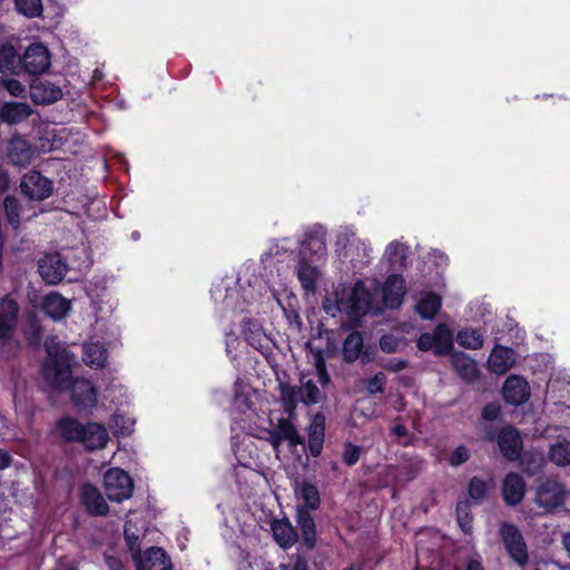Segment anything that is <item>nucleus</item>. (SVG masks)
Listing matches in <instances>:
<instances>
[{"instance_id":"nucleus-1","label":"nucleus","mask_w":570,"mask_h":570,"mask_svg":"<svg viewBox=\"0 0 570 570\" xmlns=\"http://www.w3.org/2000/svg\"><path fill=\"white\" fill-rule=\"evenodd\" d=\"M45 347L48 353V361L42 368L45 379L59 390L69 386L72 356L56 337L47 338Z\"/></svg>"},{"instance_id":"nucleus-2","label":"nucleus","mask_w":570,"mask_h":570,"mask_svg":"<svg viewBox=\"0 0 570 570\" xmlns=\"http://www.w3.org/2000/svg\"><path fill=\"white\" fill-rule=\"evenodd\" d=\"M371 296L362 282H357L353 288L343 291L336 299V306L340 312L356 318L366 314L370 308Z\"/></svg>"},{"instance_id":"nucleus-3","label":"nucleus","mask_w":570,"mask_h":570,"mask_svg":"<svg viewBox=\"0 0 570 570\" xmlns=\"http://www.w3.org/2000/svg\"><path fill=\"white\" fill-rule=\"evenodd\" d=\"M104 489L109 500L121 502L130 498L134 483L124 470L114 468L104 475Z\"/></svg>"},{"instance_id":"nucleus-4","label":"nucleus","mask_w":570,"mask_h":570,"mask_svg":"<svg viewBox=\"0 0 570 570\" xmlns=\"http://www.w3.org/2000/svg\"><path fill=\"white\" fill-rule=\"evenodd\" d=\"M500 535L509 556L520 566L528 561V550L521 532L510 523H503Z\"/></svg>"},{"instance_id":"nucleus-5","label":"nucleus","mask_w":570,"mask_h":570,"mask_svg":"<svg viewBox=\"0 0 570 570\" xmlns=\"http://www.w3.org/2000/svg\"><path fill=\"white\" fill-rule=\"evenodd\" d=\"M564 487L554 479H547L537 488L535 502L546 510H552L564 502Z\"/></svg>"},{"instance_id":"nucleus-6","label":"nucleus","mask_w":570,"mask_h":570,"mask_svg":"<svg viewBox=\"0 0 570 570\" xmlns=\"http://www.w3.org/2000/svg\"><path fill=\"white\" fill-rule=\"evenodd\" d=\"M20 61L24 71L30 75L43 73L51 63L49 50L42 43L30 45Z\"/></svg>"},{"instance_id":"nucleus-7","label":"nucleus","mask_w":570,"mask_h":570,"mask_svg":"<svg viewBox=\"0 0 570 570\" xmlns=\"http://www.w3.org/2000/svg\"><path fill=\"white\" fill-rule=\"evenodd\" d=\"M20 188L30 200L41 202L51 195L52 184L40 173L30 171L22 177Z\"/></svg>"},{"instance_id":"nucleus-8","label":"nucleus","mask_w":570,"mask_h":570,"mask_svg":"<svg viewBox=\"0 0 570 570\" xmlns=\"http://www.w3.org/2000/svg\"><path fill=\"white\" fill-rule=\"evenodd\" d=\"M19 305L10 296L0 299V342L9 340L18 324Z\"/></svg>"},{"instance_id":"nucleus-9","label":"nucleus","mask_w":570,"mask_h":570,"mask_svg":"<svg viewBox=\"0 0 570 570\" xmlns=\"http://www.w3.org/2000/svg\"><path fill=\"white\" fill-rule=\"evenodd\" d=\"M39 273L48 284H58L67 273V264L58 253L46 255L39 261Z\"/></svg>"},{"instance_id":"nucleus-10","label":"nucleus","mask_w":570,"mask_h":570,"mask_svg":"<svg viewBox=\"0 0 570 570\" xmlns=\"http://www.w3.org/2000/svg\"><path fill=\"white\" fill-rule=\"evenodd\" d=\"M30 98L35 104L50 105L62 98V90L53 82L37 79L30 85Z\"/></svg>"},{"instance_id":"nucleus-11","label":"nucleus","mask_w":570,"mask_h":570,"mask_svg":"<svg viewBox=\"0 0 570 570\" xmlns=\"http://www.w3.org/2000/svg\"><path fill=\"white\" fill-rule=\"evenodd\" d=\"M137 570H171V562L166 552L158 547L147 549L144 556L134 558Z\"/></svg>"},{"instance_id":"nucleus-12","label":"nucleus","mask_w":570,"mask_h":570,"mask_svg":"<svg viewBox=\"0 0 570 570\" xmlns=\"http://www.w3.org/2000/svg\"><path fill=\"white\" fill-rule=\"evenodd\" d=\"M502 393L505 402L512 405H520L530 397V387L524 379L512 375L504 382Z\"/></svg>"},{"instance_id":"nucleus-13","label":"nucleus","mask_w":570,"mask_h":570,"mask_svg":"<svg viewBox=\"0 0 570 570\" xmlns=\"http://www.w3.org/2000/svg\"><path fill=\"white\" fill-rule=\"evenodd\" d=\"M498 444L501 453L510 461L519 458L522 449L521 438L518 431L512 426H504L498 436Z\"/></svg>"},{"instance_id":"nucleus-14","label":"nucleus","mask_w":570,"mask_h":570,"mask_svg":"<svg viewBox=\"0 0 570 570\" xmlns=\"http://www.w3.org/2000/svg\"><path fill=\"white\" fill-rule=\"evenodd\" d=\"M271 530L274 540L284 550L293 547L298 540V534L288 519L273 520L271 522Z\"/></svg>"},{"instance_id":"nucleus-15","label":"nucleus","mask_w":570,"mask_h":570,"mask_svg":"<svg viewBox=\"0 0 570 570\" xmlns=\"http://www.w3.org/2000/svg\"><path fill=\"white\" fill-rule=\"evenodd\" d=\"M503 500L509 505H515L522 501L525 494V483L521 475L509 473L502 484Z\"/></svg>"},{"instance_id":"nucleus-16","label":"nucleus","mask_w":570,"mask_h":570,"mask_svg":"<svg viewBox=\"0 0 570 570\" xmlns=\"http://www.w3.org/2000/svg\"><path fill=\"white\" fill-rule=\"evenodd\" d=\"M108 432L104 425L98 423H88L78 442H81L86 449L94 451L104 449L108 442Z\"/></svg>"},{"instance_id":"nucleus-17","label":"nucleus","mask_w":570,"mask_h":570,"mask_svg":"<svg viewBox=\"0 0 570 570\" xmlns=\"http://www.w3.org/2000/svg\"><path fill=\"white\" fill-rule=\"evenodd\" d=\"M81 501L90 514L106 515L109 511L100 491L91 484H85L81 488Z\"/></svg>"},{"instance_id":"nucleus-18","label":"nucleus","mask_w":570,"mask_h":570,"mask_svg":"<svg viewBox=\"0 0 570 570\" xmlns=\"http://www.w3.org/2000/svg\"><path fill=\"white\" fill-rule=\"evenodd\" d=\"M514 363V352L501 345L493 348L488 360L489 370L499 375L507 373Z\"/></svg>"},{"instance_id":"nucleus-19","label":"nucleus","mask_w":570,"mask_h":570,"mask_svg":"<svg viewBox=\"0 0 570 570\" xmlns=\"http://www.w3.org/2000/svg\"><path fill=\"white\" fill-rule=\"evenodd\" d=\"M311 512L304 508H296V523L301 530L302 542L308 550L316 546L315 522Z\"/></svg>"},{"instance_id":"nucleus-20","label":"nucleus","mask_w":570,"mask_h":570,"mask_svg":"<svg viewBox=\"0 0 570 570\" xmlns=\"http://www.w3.org/2000/svg\"><path fill=\"white\" fill-rule=\"evenodd\" d=\"M72 401L77 406L90 407L96 404L97 395L92 384L85 379H77L71 385Z\"/></svg>"},{"instance_id":"nucleus-21","label":"nucleus","mask_w":570,"mask_h":570,"mask_svg":"<svg viewBox=\"0 0 570 570\" xmlns=\"http://www.w3.org/2000/svg\"><path fill=\"white\" fill-rule=\"evenodd\" d=\"M404 291V281L399 275H391L383 287V301L386 307L395 308L401 305Z\"/></svg>"},{"instance_id":"nucleus-22","label":"nucleus","mask_w":570,"mask_h":570,"mask_svg":"<svg viewBox=\"0 0 570 570\" xmlns=\"http://www.w3.org/2000/svg\"><path fill=\"white\" fill-rule=\"evenodd\" d=\"M7 157L14 166H27L32 158V150L23 138L14 137L9 141Z\"/></svg>"},{"instance_id":"nucleus-23","label":"nucleus","mask_w":570,"mask_h":570,"mask_svg":"<svg viewBox=\"0 0 570 570\" xmlns=\"http://www.w3.org/2000/svg\"><path fill=\"white\" fill-rule=\"evenodd\" d=\"M325 416L316 413L308 429V448L313 456L321 454L324 442Z\"/></svg>"},{"instance_id":"nucleus-24","label":"nucleus","mask_w":570,"mask_h":570,"mask_svg":"<svg viewBox=\"0 0 570 570\" xmlns=\"http://www.w3.org/2000/svg\"><path fill=\"white\" fill-rule=\"evenodd\" d=\"M70 309V302L60 294H49L43 298L42 311L49 317L58 321L63 318Z\"/></svg>"},{"instance_id":"nucleus-25","label":"nucleus","mask_w":570,"mask_h":570,"mask_svg":"<svg viewBox=\"0 0 570 570\" xmlns=\"http://www.w3.org/2000/svg\"><path fill=\"white\" fill-rule=\"evenodd\" d=\"M32 109L23 102H6L0 108V118L7 124H19L29 118Z\"/></svg>"},{"instance_id":"nucleus-26","label":"nucleus","mask_w":570,"mask_h":570,"mask_svg":"<svg viewBox=\"0 0 570 570\" xmlns=\"http://www.w3.org/2000/svg\"><path fill=\"white\" fill-rule=\"evenodd\" d=\"M301 502L296 508H304L307 511H315L320 508L321 499L317 488L308 482H303L297 491Z\"/></svg>"},{"instance_id":"nucleus-27","label":"nucleus","mask_w":570,"mask_h":570,"mask_svg":"<svg viewBox=\"0 0 570 570\" xmlns=\"http://www.w3.org/2000/svg\"><path fill=\"white\" fill-rule=\"evenodd\" d=\"M299 401L305 405L320 403L325 395L311 379L303 376L298 386Z\"/></svg>"},{"instance_id":"nucleus-28","label":"nucleus","mask_w":570,"mask_h":570,"mask_svg":"<svg viewBox=\"0 0 570 570\" xmlns=\"http://www.w3.org/2000/svg\"><path fill=\"white\" fill-rule=\"evenodd\" d=\"M452 364L458 374L465 381H473L478 377L479 370L476 363L464 354H455L452 357Z\"/></svg>"},{"instance_id":"nucleus-29","label":"nucleus","mask_w":570,"mask_h":570,"mask_svg":"<svg viewBox=\"0 0 570 570\" xmlns=\"http://www.w3.org/2000/svg\"><path fill=\"white\" fill-rule=\"evenodd\" d=\"M441 307V298L434 293L423 294L416 303L417 313L426 320L435 316Z\"/></svg>"},{"instance_id":"nucleus-30","label":"nucleus","mask_w":570,"mask_h":570,"mask_svg":"<svg viewBox=\"0 0 570 570\" xmlns=\"http://www.w3.org/2000/svg\"><path fill=\"white\" fill-rule=\"evenodd\" d=\"M107 351L99 343H87L83 346V362L92 367H104Z\"/></svg>"},{"instance_id":"nucleus-31","label":"nucleus","mask_w":570,"mask_h":570,"mask_svg":"<svg viewBox=\"0 0 570 570\" xmlns=\"http://www.w3.org/2000/svg\"><path fill=\"white\" fill-rule=\"evenodd\" d=\"M363 348V337L360 332H352L343 343V357L347 363L356 361Z\"/></svg>"},{"instance_id":"nucleus-32","label":"nucleus","mask_w":570,"mask_h":570,"mask_svg":"<svg viewBox=\"0 0 570 570\" xmlns=\"http://www.w3.org/2000/svg\"><path fill=\"white\" fill-rule=\"evenodd\" d=\"M281 392V403L284 407V411L293 416L297 406V402L299 401V392L298 387L292 386L289 384L281 383L279 384Z\"/></svg>"},{"instance_id":"nucleus-33","label":"nucleus","mask_w":570,"mask_h":570,"mask_svg":"<svg viewBox=\"0 0 570 570\" xmlns=\"http://www.w3.org/2000/svg\"><path fill=\"white\" fill-rule=\"evenodd\" d=\"M549 459L557 465H570V441L558 440L550 446Z\"/></svg>"},{"instance_id":"nucleus-34","label":"nucleus","mask_w":570,"mask_h":570,"mask_svg":"<svg viewBox=\"0 0 570 570\" xmlns=\"http://www.w3.org/2000/svg\"><path fill=\"white\" fill-rule=\"evenodd\" d=\"M432 336L435 337L436 354L444 355L451 351L453 346V335L446 325H438Z\"/></svg>"},{"instance_id":"nucleus-35","label":"nucleus","mask_w":570,"mask_h":570,"mask_svg":"<svg viewBox=\"0 0 570 570\" xmlns=\"http://www.w3.org/2000/svg\"><path fill=\"white\" fill-rule=\"evenodd\" d=\"M3 212L9 224L18 228L23 214V208L19 200L13 196H7L3 200Z\"/></svg>"},{"instance_id":"nucleus-36","label":"nucleus","mask_w":570,"mask_h":570,"mask_svg":"<svg viewBox=\"0 0 570 570\" xmlns=\"http://www.w3.org/2000/svg\"><path fill=\"white\" fill-rule=\"evenodd\" d=\"M59 429L65 440L78 442L85 425L75 419L66 417L59 422Z\"/></svg>"},{"instance_id":"nucleus-37","label":"nucleus","mask_w":570,"mask_h":570,"mask_svg":"<svg viewBox=\"0 0 570 570\" xmlns=\"http://www.w3.org/2000/svg\"><path fill=\"white\" fill-rule=\"evenodd\" d=\"M297 276H298V279H299L303 288L307 293L313 292L315 289L316 281L318 277V272L315 267H313L308 264L302 263L298 266Z\"/></svg>"},{"instance_id":"nucleus-38","label":"nucleus","mask_w":570,"mask_h":570,"mask_svg":"<svg viewBox=\"0 0 570 570\" xmlns=\"http://www.w3.org/2000/svg\"><path fill=\"white\" fill-rule=\"evenodd\" d=\"M19 57L13 46H0V72L13 71L18 66Z\"/></svg>"},{"instance_id":"nucleus-39","label":"nucleus","mask_w":570,"mask_h":570,"mask_svg":"<svg viewBox=\"0 0 570 570\" xmlns=\"http://www.w3.org/2000/svg\"><path fill=\"white\" fill-rule=\"evenodd\" d=\"M275 431L283 440L288 441L293 446L303 443L302 438L298 435L295 426L289 422V420L279 419Z\"/></svg>"},{"instance_id":"nucleus-40","label":"nucleus","mask_w":570,"mask_h":570,"mask_svg":"<svg viewBox=\"0 0 570 570\" xmlns=\"http://www.w3.org/2000/svg\"><path fill=\"white\" fill-rule=\"evenodd\" d=\"M456 341L459 345L478 350L483 344L482 335L475 330H463L458 333Z\"/></svg>"},{"instance_id":"nucleus-41","label":"nucleus","mask_w":570,"mask_h":570,"mask_svg":"<svg viewBox=\"0 0 570 570\" xmlns=\"http://www.w3.org/2000/svg\"><path fill=\"white\" fill-rule=\"evenodd\" d=\"M14 4L18 12L28 18L39 17L43 10L41 0H14Z\"/></svg>"},{"instance_id":"nucleus-42","label":"nucleus","mask_w":570,"mask_h":570,"mask_svg":"<svg viewBox=\"0 0 570 570\" xmlns=\"http://www.w3.org/2000/svg\"><path fill=\"white\" fill-rule=\"evenodd\" d=\"M458 522L462 531L466 534L472 532V517L470 514V503L460 501L456 505Z\"/></svg>"},{"instance_id":"nucleus-43","label":"nucleus","mask_w":570,"mask_h":570,"mask_svg":"<svg viewBox=\"0 0 570 570\" xmlns=\"http://www.w3.org/2000/svg\"><path fill=\"white\" fill-rule=\"evenodd\" d=\"M125 539L126 542L132 552V558H137L140 554V537L135 531V525L131 520H128L125 523Z\"/></svg>"},{"instance_id":"nucleus-44","label":"nucleus","mask_w":570,"mask_h":570,"mask_svg":"<svg viewBox=\"0 0 570 570\" xmlns=\"http://www.w3.org/2000/svg\"><path fill=\"white\" fill-rule=\"evenodd\" d=\"M421 471V463L415 461H405L403 464L397 466L395 476L401 482H409L413 480Z\"/></svg>"},{"instance_id":"nucleus-45","label":"nucleus","mask_w":570,"mask_h":570,"mask_svg":"<svg viewBox=\"0 0 570 570\" xmlns=\"http://www.w3.org/2000/svg\"><path fill=\"white\" fill-rule=\"evenodd\" d=\"M487 491L488 485L483 480L476 476L471 479L469 484V494L473 500L478 503L482 502L487 495Z\"/></svg>"},{"instance_id":"nucleus-46","label":"nucleus","mask_w":570,"mask_h":570,"mask_svg":"<svg viewBox=\"0 0 570 570\" xmlns=\"http://www.w3.org/2000/svg\"><path fill=\"white\" fill-rule=\"evenodd\" d=\"M0 86L13 97H20L26 91L24 86L19 80L9 77H1Z\"/></svg>"},{"instance_id":"nucleus-47","label":"nucleus","mask_w":570,"mask_h":570,"mask_svg":"<svg viewBox=\"0 0 570 570\" xmlns=\"http://www.w3.org/2000/svg\"><path fill=\"white\" fill-rule=\"evenodd\" d=\"M386 383V376L384 373L379 372L373 377L365 381L366 391L370 394L382 393Z\"/></svg>"},{"instance_id":"nucleus-48","label":"nucleus","mask_w":570,"mask_h":570,"mask_svg":"<svg viewBox=\"0 0 570 570\" xmlns=\"http://www.w3.org/2000/svg\"><path fill=\"white\" fill-rule=\"evenodd\" d=\"M361 456V448L352 443H347L343 451V461L348 466L354 465Z\"/></svg>"},{"instance_id":"nucleus-49","label":"nucleus","mask_w":570,"mask_h":570,"mask_svg":"<svg viewBox=\"0 0 570 570\" xmlns=\"http://www.w3.org/2000/svg\"><path fill=\"white\" fill-rule=\"evenodd\" d=\"M469 458H470V451L464 445H460L450 455L449 463L452 466H456V465H460V464L466 462L469 460Z\"/></svg>"},{"instance_id":"nucleus-50","label":"nucleus","mask_w":570,"mask_h":570,"mask_svg":"<svg viewBox=\"0 0 570 570\" xmlns=\"http://www.w3.org/2000/svg\"><path fill=\"white\" fill-rule=\"evenodd\" d=\"M386 254L392 263H402L405 257V247L402 244H391Z\"/></svg>"},{"instance_id":"nucleus-51","label":"nucleus","mask_w":570,"mask_h":570,"mask_svg":"<svg viewBox=\"0 0 570 570\" xmlns=\"http://www.w3.org/2000/svg\"><path fill=\"white\" fill-rule=\"evenodd\" d=\"M417 347L421 351L434 350L436 353L435 337L430 333H423L417 340Z\"/></svg>"},{"instance_id":"nucleus-52","label":"nucleus","mask_w":570,"mask_h":570,"mask_svg":"<svg viewBox=\"0 0 570 570\" xmlns=\"http://www.w3.org/2000/svg\"><path fill=\"white\" fill-rule=\"evenodd\" d=\"M500 411L501 409L498 404L489 403L483 407L482 416L488 421H493L499 417Z\"/></svg>"},{"instance_id":"nucleus-53","label":"nucleus","mask_w":570,"mask_h":570,"mask_svg":"<svg viewBox=\"0 0 570 570\" xmlns=\"http://www.w3.org/2000/svg\"><path fill=\"white\" fill-rule=\"evenodd\" d=\"M397 342L393 336L384 335L380 340V346L384 352L393 353L397 348Z\"/></svg>"},{"instance_id":"nucleus-54","label":"nucleus","mask_w":570,"mask_h":570,"mask_svg":"<svg viewBox=\"0 0 570 570\" xmlns=\"http://www.w3.org/2000/svg\"><path fill=\"white\" fill-rule=\"evenodd\" d=\"M312 353H313L314 366H315L316 372L320 370L326 368V364H325V360L322 354V351L316 350V351H313Z\"/></svg>"},{"instance_id":"nucleus-55","label":"nucleus","mask_w":570,"mask_h":570,"mask_svg":"<svg viewBox=\"0 0 570 570\" xmlns=\"http://www.w3.org/2000/svg\"><path fill=\"white\" fill-rule=\"evenodd\" d=\"M406 367V362L402 360L390 361L385 364V368L392 372H399Z\"/></svg>"},{"instance_id":"nucleus-56","label":"nucleus","mask_w":570,"mask_h":570,"mask_svg":"<svg viewBox=\"0 0 570 570\" xmlns=\"http://www.w3.org/2000/svg\"><path fill=\"white\" fill-rule=\"evenodd\" d=\"M268 441L269 443L272 444V446L274 448L275 451H278V448L281 445V443L284 441L281 435H278L276 433L275 430L271 431L269 432V438H268Z\"/></svg>"},{"instance_id":"nucleus-57","label":"nucleus","mask_w":570,"mask_h":570,"mask_svg":"<svg viewBox=\"0 0 570 570\" xmlns=\"http://www.w3.org/2000/svg\"><path fill=\"white\" fill-rule=\"evenodd\" d=\"M293 570H309L307 560L297 556L293 564Z\"/></svg>"},{"instance_id":"nucleus-58","label":"nucleus","mask_w":570,"mask_h":570,"mask_svg":"<svg viewBox=\"0 0 570 570\" xmlns=\"http://www.w3.org/2000/svg\"><path fill=\"white\" fill-rule=\"evenodd\" d=\"M9 187V177L8 175L0 169V193H4Z\"/></svg>"},{"instance_id":"nucleus-59","label":"nucleus","mask_w":570,"mask_h":570,"mask_svg":"<svg viewBox=\"0 0 570 570\" xmlns=\"http://www.w3.org/2000/svg\"><path fill=\"white\" fill-rule=\"evenodd\" d=\"M394 435L399 436V438H404L407 435V429L405 428V425L403 424H396L393 429H392Z\"/></svg>"},{"instance_id":"nucleus-60","label":"nucleus","mask_w":570,"mask_h":570,"mask_svg":"<svg viewBox=\"0 0 570 570\" xmlns=\"http://www.w3.org/2000/svg\"><path fill=\"white\" fill-rule=\"evenodd\" d=\"M318 375V380L323 385H326L330 382V376L327 374L326 368L320 370L316 372Z\"/></svg>"},{"instance_id":"nucleus-61","label":"nucleus","mask_w":570,"mask_h":570,"mask_svg":"<svg viewBox=\"0 0 570 570\" xmlns=\"http://www.w3.org/2000/svg\"><path fill=\"white\" fill-rule=\"evenodd\" d=\"M10 458L7 452L0 451V469H4L9 465Z\"/></svg>"},{"instance_id":"nucleus-62","label":"nucleus","mask_w":570,"mask_h":570,"mask_svg":"<svg viewBox=\"0 0 570 570\" xmlns=\"http://www.w3.org/2000/svg\"><path fill=\"white\" fill-rule=\"evenodd\" d=\"M466 570H483V568L478 560H471L468 563Z\"/></svg>"},{"instance_id":"nucleus-63","label":"nucleus","mask_w":570,"mask_h":570,"mask_svg":"<svg viewBox=\"0 0 570 570\" xmlns=\"http://www.w3.org/2000/svg\"><path fill=\"white\" fill-rule=\"evenodd\" d=\"M343 570H355V568L354 567H350V568H345Z\"/></svg>"},{"instance_id":"nucleus-64","label":"nucleus","mask_w":570,"mask_h":570,"mask_svg":"<svg viewBox=\"0 0 570 570\" xmlns=\"http://www.w3.org/2000/svg\"><path fill=\"white\" fill-rule=\"evenodd\" d=\"M355 570H362L361 568H355Z\"/></svg>"}]
</instances>
